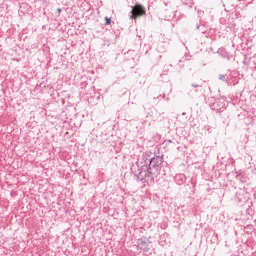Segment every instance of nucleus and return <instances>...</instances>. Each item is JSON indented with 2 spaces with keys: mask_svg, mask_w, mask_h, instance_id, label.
Returning <instances> with one entry per match:
<instances>
[{
  "mask_svg": "<svg viewBox=\"0 0 256 256\" xmlns=\"http://www.w3.org/2000/svg\"><path fill=\"white\" fill-rule=\"evenodd\" d=\"M106 25H111V18L105 17Z\"/></svg>",
  "mask_w": 256,
  "mask_h": 256,
  "instance_id": "f03ea898",
  "label": "nucleus"
},
{
  "mask_svg": "<svg viewBox=\"0 0 256 256\" xmlns=\"http://www.w3.org/2000/svg\"><path fill=\"white\" fill-rule=\"evenodd\" d=\"M57 11H58V13H61L62 10H61V8H58Z\"/></svg>",
  "mask_w": 256,
  "mask_h": 256,
  "instance_id": "20e7f679",
  "label": "nucleus"
},
{
  "mask_svg": "<svg viewBox=\"0 0 256 256\" xmlns=\"http://www.w3.org/2000/svg\"><path fill=\"white\" fill-rule=\"evenodd\" d=\"M219 79H220V81H225V75L221 74V75L219 76Z\"/></svg>",
  "mask_w": 256,
  "mask_h": 256,
  "instance_id": "7ed1b4c3",
  "label": "nucleus"
},
{
  "mask_svg": "<svg viewBox=\"0 0 256 256\" xmlns=\"http://www.w3.org/2000/svg\"><path fill=\"white\" fill-rule=\"evenodd\" d=\"M145 8L139 4H136L131 11V19H137V17H143V15H146Z\"/></svg>",
  "mask_w": 256,
  "mask_h": 256,
  "instance_id": "f257e3e1",
  "label": "nucleus"
},
{
  "mask_svg": "<svg viewBox=\"0 0 256 256\" xmlns=\"http://www.w3.org/2000/svg\"><path fill=\"white\" fill-rule=\"evenodd\" d=\"M192 87H198V85L197 84H193Z\"/></svg>",
  "mask_w": 256,
  "mask_h": 256,
  "instance_id": "39448f33",
  "label": "nucleus"
}]
</instances>
